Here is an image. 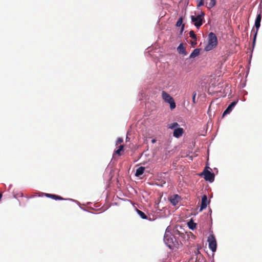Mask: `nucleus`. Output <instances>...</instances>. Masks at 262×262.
Listing matches in <instances>:
<instances>
[{"label":"nucleus","instance_id":"obj_29","mask_svg":"<svg viewBox=\"0 0 262 262\" xmlns=\"http://www.w3.org/2000/svg\"><path fill=\"white\" fill-rule=\"evenodd\" d=\"M2 197V194L0 193V200L1 199Z\"/></svg>","mask_w":262,"mask_h":262},{"label":"nucleus","instance_id":"obj_24","mask_svg":"<svg viewBox=\"0 0 262 262\" xmlns=\"http://www.w3.org/2000/svg\"><path fill=\"white\" fill-rule=\"evenodd\" d=\"M123 139H122V138H119L117 139V141H116V145H119V144H120L121 143H122L123 142Z\"/></svg>","mask_w":262,"mask_h":262},{"label":"nucleus","instance_id":"obj_11","mask_svg":"<svg viewBox=\"0 0 262 262\" xmlns=\"http://www.w3.org/2000/svg\"><path fill=\"white\" fill-rule=\"evenodd\" d=\"M208 201L207 197L206 195H204L202 198L201 205L200 208V211L203 210L207 207Z\"/></svg>","mask_w":262,"mask_h":262},{"label":"nucleus","instance_id":"obj_12","mask_svg":"<svg viewBox=\"0 0 262 262\" xmlns=\"http://www.w3.org/2000/svg\"><path fill=\"white\" fill-rule=\"evenodd\" d=\"M184 133V130L182 128H178L175 129L173 133V135L176 138H179L182 136Z\"/></svg>","mask_w":262,"mask_h":262},{"label":"nucleus","instance_id":"obj_15","mask_svg":"<svg viewBox=\"0 0 262 262\" xmlns=\"http://www.w3.org/2000/svg\"><path fill=\"white\" fill-rule=\"evenodd\" d=\"M145 170V167H139L138 168L136 169L135 176L137 177H140L141 175H142L144 171Z\"/></svg>","mask_w":262,"mask_h":262},{"label":"nucleus","instance_id":"obj_13","mask_svg":"<svg viewBox=\"0 0 262 262\" xmlns=\"http://www.w3.org/2000/svg\"><path fill=\"white\" fill-rule=\"evenodd\" d=\"M124 151V145H120L119 146V148L115 150L114 154L113 157L114 156L115 154L118 155V156H120L122 155V152Z\"/></svg>","mask_w":262,"mask_h":262},{"label":"nucleus","instance_id":"obj_19","mask_svg":"<svg viewBox=\"0 0 262 262\" xmlns=\"http://www.w3.org/2000/svg\"><path fill=\"white\" fill-rule=\"evenodd\" d=\"M189 36L194 40L196 41V35L195 34L194 32L192 30L190 31L189 33Z\"/></svg>","mask_w":262,"mask_h":262},{"label":"nucleus","instance_id":"obj_1","mask_svg":"<svg viewBox=\"0 0 262 262\" xmlns=\"http://www.w3.org/2000/svg\"><path fill=\"white\" fill-rule=\"evenodd\" d=\"M217 45V39L215 34L210 32L208 35V43L205 47V50L209 51L215 48Z\"/></svg>","mask_w":262,"mask_h":262},{"label":"nucleus","instance_id":"obj_25","mask_svg":"<svg viewBox=\"0 0 262 262\" xmlns=\"http://www.w3.org/2000/svg\"><path fill=\"white\" fill-rule=\"evenodd\" d=\"M196 92L193 93V97H192V101L193 103H195V96H196Z\"/></svg>","mask_w":262,"mask_h":262},{"label":"nucleus","instance_id":"obj_17","mask_svg":"<svg viewBox=\"0 0 262 262\" xmlns=\"http://www.w3.org/2000/svg\"><path fill=\"white\" fill-rule=\"evenodd\" d=\"M187 224L189 228L191 230L195 229L196 225V224L191 220L188 222Z\"/></svg>","mask_w":262,"mask_h":262},{"label":"nucleus","instance_id":"obj_14","mask_svg":"<svg viewBox=\"0 0 262 262\" xmlns=\"http://www.w3.org/2000/svg\"><path fill=\"white\" fill-rule=\"evenodd\" d=\"M177 50L180 54H183L184 55H186L187 54L185 49L183 47L182 43H181L179 46V47L177 48Z\"/></svg>","mask_w":262,"mask_h":262},{"label":"nucleus","instance_id":"obj_3","mask_svg":"<svg viewBox=\"0 0 262 262\" xmlns=\"http://www.w3.org/2000/svg\"><path fill=\"white\" fill-rule=\"evenodd\" d=\"M173 235L165 234L164 237V241L166 245L171 249H173L178 244V242L174 239Z\"/></svg>","mask_w":262,"mask_h":262},{"label":"nucleus","instance_id":"obj_10","mask_svg":"<svg viewBox=\"0 0 262 262\" xmlns=\"http://www.w3.org/2000/svg\"><path fill=\"white\" fill-rule=\"evenodd\" d=\"M46 196L48 198H50L54 200H63L64 199L62 198L61 196L59 195H57L56 194H53L50 193H42L41 195H39V196Z\"/></svg>","mask_w":262,"mask_h":262},{"label":"nucleus","instance_id":"obj_22","mask_svg":"<svg viewBox=\"0 0 262 262\" xmlns=\"http://www.w3.org/2000/svg\"><path fill=\"white\" fill-rule=\"evenodd\" d=\"M179 126V125L178 123L174 122L169 125V128H170L171 129H173Z\"/></svg>","mask_w":262,"mask_h":262},{"label":"nucleus","instance_id":"obj_5","mask_svg":"<svg viewBox=\"0 0 262 262\" xmlns=\"http://www.w3.org/2000/svg\"><path fill=\"white\" fill-rule=\"evenodd\" d=\"M261 19V13H260L259 14H258L257 15V17H256L255 21L254 26L256 28V30H255L254 29H253L251 31V33H254V37H253V45H254V44H255L258 30L260 26Z\"/></svg>","mask_w":262,"mask_h":262},{"label":"nucleus","instance_id":"obj_4","mask_svg":"<svg viewBox=\"0 0 262 262\" xmlns=\"http://www.w3.org/2000/svg\"><path fill=\"white\" fill-rule=\"evenodd\" d=\"M205 14L201 12L200 14L196 16H191V21L194 23V25L199 29L203 24Z\"/></svg>","mask_w":262,"mask_h":262},{"label":"nucleus","instance_id":"obj_27","mask_svg":"<svg viewBox=\"0 0 262 262\" xmlns=\"http://www.w3.org/2000/svg\"><path fill=\"white\" fill-rule=\"evenodd\" d=\"M184 26L185 25H182V26L181 27V31H180V33L182 34L183 30H184Z\"/></svg>","mask_w":262,"mask_h":262},{"label":"nucleus","instance_id":"obj_9","mask_svg":"<svg viewBox=\"0 0 262 262\" xmlns=\"http://www.w3.org/2000/svg\"><path fill=\"white\" fill-rule=\"evenodd\" d=\"M237 101H233L232 103H231L228 106V107L226 109V110L224 112L223 114V117L225 116V115L229 114L232 110L233 108L235 106V105L237 103Z\"/></svg>","mask_w":262,"mask_h":262},{"label":"nucleus","instance_id":"obj_8","mask_svg":"<svg viewBox=\"0 0 262 262\" xmlns=\"http://www.w3.org/2000/svg\"><path fill=\"white\" fill-rule=\"evenodd\" d=\"M181 200V197L178 194H174L169 198L170 203L174 206L177 205Z\"/></svg>","mask_w":262,"mask_h":262},{"label":"nucleus","instance_id":"obj_7","mask_svg":"<svg viewBox=\"0 0 262 262\" xmlns=\"http://www.w3.org/2000/svg\"><path fill=\"white\" fill-rule=\"evenodd\" d=\"M205 180L212 182L214 180V174L208 170L205 169L203 172Z\"/></svg>","mask_w":262,"mask_h":262},{"label":"nucleus","instance_id":"obj_2","mask_svg":"<svg viewBox=\"0 0 262 262\" xmlns=\"http://www.w3.org/2000/svg\"><path fill=\"white\" fill-rule=\"evenodd\" d=\"M162 98L165 102L169 104L171 110H173L176 108V103L173 98L164 91L162 92Z\"/></svg>","mask_w":262,"mask_h":262},{"label":"nucleus","instance_id":"obj_23","mask_svg":"<svg viewBox=\"0 0 262 262\" xmlns=\"http://www.w3.org/2000/svg\"><path fill=\"white\" fill-rule=\"evenodd\" d=\"M198 2V7H201L204 5V0H197Z\"/></svg>","mask_w":262,"mask_h":262},{"label":"nucleus","instance_id":"obj_21","mask_svg":"<svg viewBox=\"0 0 262 262\" xmlns=\"http://www.w3.org/2000/svg\"><path fill=\"white\" fill-rule=\"evenodd\" d=\"M183 24V18L182 17H180L176 23L177 27L182 26Z\"/></svg>","mask_w":262,"mask_h":262},{"label":"nucleus","instance_id":"obj_26","mask_svg":"<svg viewBox=\"0 0 262 262\" xmlns=\"http://www.w3.org/2000/svg\"><path fill=\"white\" fill-rule=\"evenodd\" d=\"M191 44L192 47H194L196 44V41L194 40L193 41H192Z\"/></svg>","mask_w":262,"mask_h":262},{"label":"nucleus","instance_id":"obj_6","mask_svg":"<svg viewBox=\"0 0 262 262\" xmlns=\"http://www.w3.org/2000/svg\"><path fill=\"white\" fill-rule=\"evenodd\" d=\"M209 247L212 252H215L216 250V241L213 234H210L208 238Z\"/></svg>","mask_w":262,"mask_h":262},{"label":"nucleus","instance_id":"obj_18","mask_svg":"<svg viewBox=\"0 0 262 262\" xmlns=\"http://www.w3.org/2000/svg\"><path fill=\"white\" fill-rule=\"evenodd\" d=\"M137 212L138 214L139 215V216L143 219H146L147 218V216L142 211L137 209Z\"/></svg>","mask_w":262,"mask_h":262},{"label":"nucleus","instance_id":"obj_28","mask_svg":"<svg viewBox=\"0 0 262 262\" xmlns=\"http://www.w3.org/2000/svg\"><path fill=\"white\" fill-rule=\"evenodd\" d=\"M156 142V139H152V140H151V142H152V143H155Z\"/></svg>","mask_w":262,"mask_h":262},{"label":"nucleus","instance_id":"obj_16","mask_svg":"<svg viewBox=\"0 0 262 262\" xmlns=\"http://www.w3.org/2000/svg\"><path fill=\"white\" fill-rule=\"evenodd\" d=\"M200 54V49H194L193 52L190 54L189 56L190 58H192L196 57L198 56Z\"/></svg>","mask_w":262,"mask_h":262},{"label":"nucleus","instance_id":"obj_20","mask_svg":"<svg viewBox=\"0 0 262 262\" xmlns=\"http://www.w3.org/2000/svg\"><path fill=\"white\" fill-rule=\"evenodd\" d=\"M216 0H210V2L208 6V8H211L213 7L216 5Z\"/></svg>","mask_w":262,"mask_h":262}]
</instances>
